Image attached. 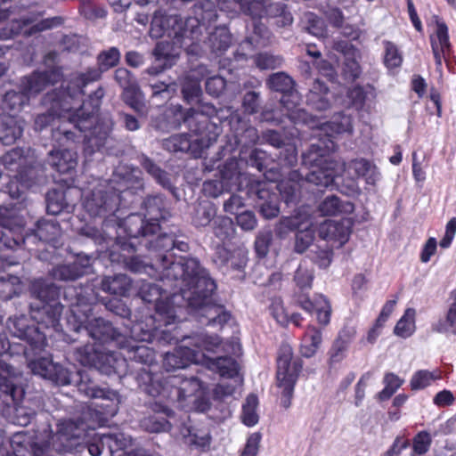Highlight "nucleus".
Wrapping results in <instances>:
<instances>
[{
	"mask_svg": "<svg viewBox=\"0 0 456 456\" xmlns=\"http://www.w3.org/2000/svg\"><path fill=\"white\" fill-rule=\"evenodd\" d=\"M430 43L436 70L442 75V60L445 59L451 51L448 27L444 21H436V28L435 34L430 36Z\"/></svg>",
	"mask_w": 456,
	"mask_h": 456,
	"instance_id": "nucleus-23",
	"label": "nucleus"
},
{
	"mask_svg": "<svg viewBox=\"0 0 456 456\" xmlns=\"http://www.w3.org/2000/svg\"><path fill=\"white\" fill-rule=\"evenodd\" d=\"M69 311L67 323L75 332L84 330L94 340L102 343L112 342L118 346H126L125 336L109 321L101 317L90 319L92 305L85 297L76 294L75 299H71L69 303Z\"/></svg>",
	"mask_w": 456,
	"mask_h": 456,
	"instance_id": "nucleus-4",
	"label": "nucleus"
},
{
	"mask_svg": "<svg viewBox=\"0 0 456 456\" xmlns=\"http://www.w3.org/2000/svg\"><path fill=\"white\" fill-rule=\"evenodd\" d=\"M87 425L83 420L62 419L57 423L55 433L45 429V441L34 442L31 450L34 456H50L54 451L59 453L69 452L81 444L86 436Z\"/></svg>",
	"mask_w": 456,
	"mask_h": 456,
	"instance_id": "nucleus-5",
	"label": "nucleus"
},
{
	"mask_svg": "<svg viewBox=\"0 0 456 456\" xmlns=\"http://www.w3.org/2000/svg\"><path fill=\"white\" fill-rule=\"evenodd\" d=\"M193 13L194 17L183 19L178 14L168 15L162 10H158L152 17L149 34L152 38L167 35L175 39L181 46L186 45V40L193 44L201 34V25L216 18L214 4L211 1L197 2L193 5Z\"/></svg>",
	"mask_w": 456,
	"mask_h": 456,
	"instance_id": "nucleus-3",
	"label": "nucleus"
},
{
	"mask_svg": "<svg viewBox=\"0 0 456 456\" xmlns=\"http://www.w3.org/2000/svg\"><path fill=\"white\" fill-rule=\"evenodd\" d=\"M102 72H104V70H102L99 66L98 68L90 69L86 72L72 78L61 92L74 104V102H78L80 97L84 94V87L88 83L99 80Z\"/></svg>",
	"mask_w": 456,
	"mask_h": 456,
	"instance_id": "nucleus-25",
	"label": "nucleus"
},
{
	"mask_svg": "<svg viewBox=\"0 0 456 456\" xmlns=\"http://www.w3.org/2000/svg\"><path fill=\"white\" fill-rule=\"evenodd\" d=\"M89 259L77 260L71 264L60 265L53 268L51 275L58 281H74L86 273Z\"/></svg>",
	"mask_w": 456,
	"mask_h": 456,
	"instance_id": "nucleus-35",
	"label": "nucleus"
},
{
	"mask_svg": "<svg viewBox=\"0 0 456 456\" xmlns=\"http://www.w3.org/2000/svg\"><path fill=\"white\" fill-rule=\"evenodd\" d=\"M325 130H330L333 134H342L352 131V121L349 116L338 114L325 125Z\"/></svg>",
	"mask_w": 456,
	"mask_h": 456,
	"instance_id": "nucleus-64",
	"label": "nucleus"
},
{
	"mask_svg": "<svg viewBox=\"0 0 456 456\" xmlns=\"http://www.w3.org/2000/svg\"><path fill=\"white\" fill-rule=\"evenodd\" d=\"M173 112L175 116L181 118L183 123L194 134L201 135V142L204 143L205 131L209 126L208 117L203 112L190 109L183 111L182 106L176 105L173 107Z\"/></svg>",
	"mask_w": 456,
	"mask_h": 456,
	"instance_id": "nucleus-24",
	"label": "nucleus"
},
{
	"mask_svg": "<svg viewBox=\"0 0 456 456\" xmlns=\"http://www.w3.org/2000/svg\"><path fill=\"white\" fill-rule=\"evenodd\" d=\"M24 222L16 213L0 206V249H13L22 242Z\"/></svg>",
	"mask_w": 456,
	"mask_h": 456,
	"instance_id": "nucleus-9",
	"label": "nucleus"
},
{
	"mask_svg": "<svg viewBox=\"0 0 456 456\" xmlns=\"http://www.w3.org/2000/svg\"><path fill=\"white\" fill-rule=\"evenodd\" d=\"M101 349L95 347L94 345H85L77 347L74 353L75 358L84 366L94 367Z\"/></svg>",
	"mask_w": 456,
	"mask_h": 456,
	"instance_id": "nucleus-58",
	"label": "nucleus"
},
{
	"mask_svg": "<svg viewBox=\"0 0 456 456\" xmlns=\"http://www.w3.org/2000/svg\"><path fill=\"white\" fill-rule=\"evenodd\" d=\"M31 372L57 386H67L73 380L72 373L59 362H53L50 356L38 357L28 361Z\"/></svg>",
	"mask_w": 456,
	"mask_h": 456,
	"instance_id": "nucleus-10",
	"label": "nucleus"
},
{
	"mask_svg": "<svg viewBox=\"0 0 456 456\" xmlns=\"http://www.w3.org/2000/svg\"><path fill=\"white\" fill-rule=\"evenodd\" d=\"M34 20L30 18H22L15 20L0 30V39H11L17 35H24L27 37L36 33L58 27L62 24L63 19L60 16L43 20L33 24Z\"/></svg>",
	"mask_w": 456,
	"mask_h": 456,
	"instance_id": "nucleus-12",
	"label": "nucleus"
},
{
	"mask_svg": "<svg viewBox=\"0 0 456 456\" xmlns=\"http://www.w3.org/2000/svg\"><path fill=\"white\" fill-rule=\"evenodd\" d=\"M131 444L129 436L123 433L102 434L98 443L88 444V452L92 456H100L103 447L107 446L110 452L124 450Z\"/></svg>",
	"mask_w": 456,
	"mask_h": 456,
	"instance_id": "nucleus-28",
	"label": "nucleus"
},
{
	"mask_svg": "<svg viewBox=\"0 0 456 456\" xmlns=\"http://www.w3.org/2000/svg\"><path fill=\"white\" fill-rule=\"evenodd\" d=\"M29 319L24 315L10 317L7 328L16 338L28 341L34 347H41L44 345L45 335L34 325L29 324Z\"/></svg>",
	"mask_w": 456,
	"mask_h": 456,
	"instance_id": "nucleus-18",
	"label": "nucleus"
},
{
	"mask_svg": "<svg viewBox=\"0 0 456 456\" xmlns=\"http://www.w3.org/2000/svg\"><path fill=\"white\" fill-rule=\"evenodd\" d=\"M62 305L60 302L45 303L41 305H30V316L38 325L37 329L61 331L60 319L62 313Z\"/></svg>",
	"mask_w": 456,
	"mask_h": 456,
	"instance_id": "nucleus-16",
	"label": "nucleus"
},
{
	"mask_svg": "<svg viewBox=\"0 0 456 456\" xmlns=\"http://www.w3.org/2000/svg\"><path fill=\"white\" fill-rule=\"evenodd\" d=\"M3 164L5 167L11 170H17L20 179L22 183H28L34 178L36 170L34 167L23 169V166L27 163L26 158L23 156V151L20 148H15L6 152L2 158ZM29 185V183H27Z\"/></svg>",
	"mask_w": 456,
	"mask_h": 456,
	"instance_id": "nucleus-30",
	"label": "nucleus"
},
{
	"mask_svg": "<svg viewBox=\"0 0 456 456\" xmlns=\"http://www.w3.org/2000/svg\"><path fill=\"white\" fill-rule=\"evenodd\" d=\"M349 172L353 171L357 177L362 176L369 184H375L379 179V172L370 161L360 159L352 160L348 165Z\"/></svg>",
	"mask_w": 456,
	"mask_h": 456,
	"instance_id": "nucleus-45",
	"label": "nucleus"
},
{
	"mask_svg": "<svg viewBox=\"0 0 456 456\" xmlns=\"http://www.w3.org/2000/svg\"><path fill=\"white\" fill-rule=\"evenodd\" d=\"M132 280L126 274H115L102 279L101 289L110 295L126 297L132 289Z\"/></svg>",
	"mask_w": 456,
	"mask_h": 456,
	"instance_id": "nucleus-37",
	"label": "nucleus"
},
{
	"mask_svg": "<svg viewBox=\"0 0 456 456\" xmlns=\"http://www.w3.org/2000/svg\"><path fill=\"white\" fill-rule=\"evenodd\" d=\"M61 227L54 219H41L37 223L35 234L40 240L55 242L61 236Z\"/></svg>",
	"mask_w": 456,
	"mask_h": 456,
	"instance_id": "nucleus-48",
	"label": "nucleus"
},
{
	"mask_svg": "<svg viewBox=\"0 0 456 456\" xmlns=\"http://www.w3.org/2000/svg\"><path fill=\"white\" fill-rule=\"evenodd\" d=\"M267 86L272 90L281 92L282 94L293 91L294 80L284 72L272 74L267 79Z\"/></svg>",
	"mask_w": 456,
	"mask_h": 456,
	"instance_id": "nucleus-57",
	"label": "nucleus"
},
{
	"mask_svg": "<svg viewBox=\"0 0 456 456\" xmlns=\"http://www.w3.org/2000/svg\"><path fill=\"white\" fill-rule=\"evenodd\" d=\"M31 295L40 301L41 305L45 303L59 302L60 289L53 283L45 280H35L30 285Z\"/></svg>",
	"mask_w": 456,
	"mask_h": 456,
	"instance_id": "nucleus-39",
	"label": "nucleus"
},
{
	"mask_svg": "<svg viewBox=\"0 0 456 456\" xmlns=\"http://www.w3.org/2000/svg\"><path fill=\"white\" fill-rule=\"evenodd\" d=\"M125 229L129 237L139 238L155 234L159 224L149 222L142 213L131 214L125 220Z\"/></svg>",
	"mask_w": 456,
	"mask_h": 456,
	"instance_id": "nucleus-29",
	"label": "nucleus"
},
{
	"mask_svg": "<svg viewBox=\"0 0 456 456\" xmlns=\"http://www.w3.org/2000/svg\"><path fill=\"white\" fill-rule=\"evenodd\" d=\"M94 368L105 375L121 374L126 369V360L118 353L101 350Z\"/></svg>",
	"mask_w": 456,
	"mask_h": 456,
	"instance_id": "nucleus-33",
	"label": "nucleus"
},
{
	"mask_svg": "<svg viewBox=\"0 0 456 456\" xmlns=\"http://www.w3.org/2000/svg\"><path fill=\"white\" fill-rule=\"evenodd\" d=\"M190 346H195L197 352L200 354V361L204 356V352L213 354H237L240 351V344L235 340L223 341L216 335H208L204 333L188 337L186 339Z\"/></svg>",
	"mask_w": 456,
	"mask_h": 456,
	"instance_id": "nucleus-14",
	"label": "nucleus"
},
{
	"mask_svg": "<svg viewBox=\"0 0 456 456\" xmlns=\"http://www.w3.org/2000/svg\"><path fill=\"white\" fill-rule=\"evenodd\" d=\"M328 87L319 79H315L307 94V103L317 110H326L330 107Z\"/></svg>",
	"mask_w": 456,
	"mask_h": 456,
	"instance_id": "nucleus-41",
	"label": "nucleus"
},
{
	"mask_svg": "<svg viewBox=\"0 0 456 456\" xmlns=\"http://www.w3.org/2000/svg\"><path fill=\"white\" fill-rule=\"evenodd\" d=\"M140 164L144 170L151 175L160 185L165 188L171 186L170 179L166 171L162 170L158 165H156L150 158L142 155L140 158Z\"/></svg>",
	"mask_w": 456,
	"mask_h": 456,
	"instance_id": "nucleus-53",
	"label": "nucleus"
},
{
	"mask_svg": "<svg viewBox=\"0 0 456 456\" xmlns=\"http://www.w3.org/2000/svg\"><path fill=\"white\" fill-rule=\"evenodd\" d=\"M333 150V146L327 145L325 148L319 144H311L309 149L302 154V165L308 169L317 167L329 166L334 163L326 158V153Z\"/></svg>",
	"mask_w": 456,
	"mask_h": 456,
	"instance_id": "nucleus-40",
	"label": "nucleus"
},
{
	"mask_svg": "<svg viewBox=\"0 0 456 456\" xmlns=\"http://www.w3.org/2000/svg\"><path fill=\"white\" fill-rule=\"evenodd\" d=\"M311 225L310 216L298 212L293 216L282 217L279 223V229L281 232L298 229L295 238V250L297 253H303L314 239V231L310 229Z\"/></svg>",
	"mask_w": 456,
	"mask_h": 456,
	"instance_id": "nucleus-13",
	"label": "nucleus"
},
{
	"mask_svg": "<svg viewBox=\"0 0 456 456\" xmlns=\"http://www.w3.org/2000/svg\"><path fill=\"white\" fill-rule=\"evenodd\" d=\"M143 216L149 222L158 223L161 219H166L168 212L166 209V202L161 195L148 196L142 203Z\"/></svg>",
	"mask_w": 456,
	"mask_h": 456,
	"instance_id": "nucleus-38",
	"label": "nucleus"
},
{
	"mask_svg": "<svg viewBox=\"0 0 456 456\" xmlns=\"http://www.w3.org/2000/svg\"><path fill=\"white\" fill-rule=\"evenodd\" d=\"M60 69L54 68L48 71L35 72L26 77L22 82V88L30 97L45 90L48 86L53 85L61 79Z\"/></svg>",
	"mask_w": 456,
	"mask_h": 456,
	"instance_id": "nucleus-22",
	"label": "nucleus"
},
{
	"mask_svg": "<svg viewBox=\"0 0 456 456\" xmlns=\"http://www.w3.org/2000/svg\"><path fill=\"white\" fill-rule=\"evenodd\" d=\"M221 173V188H216V191L210 192L214 197H217L222 189L232 190L239 184L240 172L239 164L236 160L231 159L227 161L220 171Z\"/></svg>",
	"mask_w": 456,
	"mask_h": 456,
	"instance_id": "nucleus-43",
	"label": "nucleus"
},
{
	"mask_svg": "<svg viewBox=\"0 0 456 456\" xmlns=\"http://www.w3.org/2000/svg\"><path fill=\"white\" fill-rule=\"evenodd\" d=\"M161 261L163 279L175 281V287L180 289V294L173 297V300H182L179 315L183 308H189L195 311L201 324L220 328L230 320L231 315L224 307L213 303L211 297L216 285L197 259H181L166 265L167 256H162Z\"/></svg>",
	"mask_w": 456,
	"mask_h": 456,
	"instance_id": "nucleus-1",
	"label": "nucleus"
},
{
	"mask_svg": "<svg viewBox=\"0 0 456 456\" xmlns=\"http://www.w3.org/2000/svg\"><path fill=\"white\" fill-rule=\"evenodd\" d=\"M188 341L184 346L176 347L173 352H167L164 355L163 367L167 371L175 370L187 367L191 363L200 362V354L195 349L189 346Z\"/></svg>",
	"mask_w": 456,
	"mask_h": 456,
	"instance_id": "nucleus-21",
	"label": "nucleus"
},
{
	"mask_svg": "<svg viewBox=\"0 0 456 456\" xmlns=\"http://www.w3.org/2000/svg\"><path fill=\"white\" fill-rule=\"evenodd\" d=\"M257 405V396L253 394L248 395V397L246 398V402L242 406V413L240 417L242 422L246 426L252 427L258 422L259 416L256 411Z\"/></svg>",
	"mask_w": 456,
	"mask_h": 456,
	"instance_id": "nucleus-54",
	"label": "nucleus"
},
{
	"mask_svg": "<svg viewBox=\"0 0 456 456\" xmlns=\"http://www.w3.org/2000/svg\"><path fill=\"white\" fill-rule=\"evenodd\" d=\"M122 99L134 110L138 112L143 111L144 103L142 102V92L137 83L123 89Z\"/></svg>",
	"mask_w": 456,
	"mask_h": 456,
	"instance_id": "nucleus-60",
	"label": "nucleus"
},
{
	"mask_svg": "<svg viewBox=\"0 0 456 456\" xmlns=\"http://www.w3.org/2000/svg\"><path fill=\"white\" fill-rule=\"evenodd\" d=\"M14 370L12 366L0 361V416L4 415L10 408L14 392Z\"/></svg>",
	"mask_w": 456,
	"mask_h": 456,
	"instance_id": "nucleus-27",
	"label": "nucleus"
},
{
	"mask_svg": "<svg viewBox=\"0 0 456 456\" xmlns=\"http://www.w3.org/2000/svg\"><path fill=\"white\" fill-rule=\"evenodd\" d=\"M271 32L261 22H256L254 24L253 34L247 37L244 45H253L255 47H264L270 43Z\"/></svg>",
	"mask_w": 456,
	"mask_h": 456,
	"instance_id": "nucleus-56",
	"label": "nucleus"
},
{
	"mask_svg": "<svg viewBox=\"0 0 456 456\" xmlns=\"http://www.w3.org/2000/svg\"><path fill=\"white\" fill-rule=\"evenodd\" d=\"M126 346H119L127 350L129 358L137 362L151 365L154 360V352L146 346L133 344L132 341L128 340L126 337L124 339Z\"/></svg>",
	"mask_w": 456,
	"mask_h": 456,
	"instance_id": "nucleus-46",
	"label": "nucleus"
},
{
	"mask_svg": "<svg viewBox=\"0 0 456 456\" xmlns=\"http://www.w3.org/2000/svg\"><path fill=\"white\" fill-rule=\"evenodd\" d=\"M45 103L50 104V110L47 113L39 114L35 118V129L41 131L52 124L55 117L60 118H67L69 123L73 124L69 117L72 115L69 111L73 109L74 104L61 92L47 94L45 97Z\"/></svg>",
	"mask_w": 456,
	"mask_h": 456,
	"instance_id": "nucleus-11",
	"label": "nucleus"
},
{
	"mask_svg": "<svg viewBox=\"0 0 456 456\" xmlns=\"http://www.w3.org/2000/svg\"><path fill=\"white\" fill-rule=\"evenodd\" d=\"M441 371L438 369L434 370H419L412 375L410 387L413 391L421 390L431 386L432 383L441 379Z\"/></svg>",
	"mask_w": 456,
	"mask_h": 456,
	"instance_id": "nucleus-49",
	"label": "nucleus"
},
{
	"mask_svg": "<svg viewBox=\"0 0 456 456\" xmlns=\"http://www.w3.org/2000/svg\"><path fill=\"white\" fill-rule=\"evenodd\" d=\"M352 229L350 219L345 218L339 221L326 220L319 226V236L331 242H338V247L343 246L349 239Z\"/></svg>",
	"mask_w": 456,
	"mask_h": 456,
	"instance_id": "nucleus-20",
	"label": "nucleus"
},
{
	"mask_svg": "<svg viewBox=\"0 0 456 456\" xmlns=\"http://www.w3.org/2000/svg\"><path fill=\"white\" fill-rule=\"evenodd\" d=\"M317 209L322 216H336L339 214H351L354 207L350 201H341L338 197L330 195L320 202Z\"/></svg>",
	"mask_w": 456,
	"mask_h": 456,
	"instance_id": "nucleus-42",
	"label": "nucleus"
},
{
	"mask_svg": "<svg viewBox=\"0 0 456 456\" xmlns=\"http://www.w3.org/2000/svg\"><path fill=\"white\" fill-rule=\"evenodd\" d=\"M173 47L168 42H159L157 44L153 50V55L155 57V63L148 68L144 73L156 76L165 69L172 67L175 63L178 53H174Z\"/></svg>",
	"mask_w": 456,
	"mask_h": 456,
	"instance_id": "nucleus-26",
	"label": "nucleus"
},
{
	"mask_svg": "<svg viewBox=\"0 0 456 456\" xmlns=\"http://www.w3.org/2000/svg\"><path fill=\"white\" fill-rule=\"evenodd\" d=\"M138 294L143 301L155 305L156 312L160 316H163V321L166 324H170L180 319L178 306L181 305L182 300H173L174 295H179L180 292L172 293L169 296L160 285L142 281L139 287Z\"/></svg>",
	"mask_w": 456,
	"mask_h": 456,
	"instance_id": "nucleus-8",
	"label": "nucleus"
},
{
	"mask_svg": "<svg viewBox=\"0 0 456 456\" xmlns=\"http://www.w3.org/2000/svg\"><path fill=\"white\" fill-rule=\"evenodd\" d=\"M212 52L223 54L232 45V35L225 27H218L208 37Z\"/></svg>",
	"mask_w": 456,
	"mask_h": 456,
	"instance_id": "nucleus-47",
	"label": "nucleus"
},
{
	"mask_svg": "<svg viewBox=\"0 0 456 456\" xmlns=\"http://www.w3.org/2000/svg\"><path fill=\"white\" fill-rule=\"evenodd\" d=\"M28 100L29 96L23 89L20 92H7L3 100V109L9 111L10 115L13 116L20 111L22 107L28 103Z\"/></svg>",
	"mask_w": 456,
	"mask_h": 456,
	"instance_id": "nucleus-51",
	"label": "nucleus"
},
{
	"mask_svg": "<svg viewBox=\"0 0 456 456\" xmlns=\"http://www.w3.org/2000/svg\"><path fill=\"white\" fill-rule=\"evenodd\" d=\"M120 57V51L117 47H110L98 54L97 65L101 67L102 70L107 71L118 64Z\"/></svg>",
	"mask_w": 456,
	"mask_h": 456,
	"instance_id": "nucleus-61",
	"label": "nucleus"
},
{
	"mask_svg": "<svg viewBox=\"0 0 456 456\" xmlns=\"http://www.w3.org/2000/svg\"><path fill=\"white\" fill-rule=\"evenodd\" d=\"M384 64L389 69L399 68L403 62V57L397 46L390 41L384 43Z\"/></svg>",
	"mask_w": 456,
	"mask_h": 456,
	"instance_id": "nucleus-63",
	"label": "nucleus"
},
{
	"mask_svg": "<svg viewBox=\"0 0 456 456\" xmlns=\"http://www.w3.org/2000/svg\"><path fill=\"white\" fill-rule=\"evenodd\" d=\"M335 165V163H330L329 166L309 169V172L305 174V181L316 186L328 187L334 182L338 175L334 168Z\"/></svg>",
	"mask_w": 456,
	"mask_h": 456,
	"instance_id": "nucleus-44",
	"label": "nucleus"
},
{
	"mask_svg": "<svg viewBox=\"0 0 456 456\" xmlns=\"http://www.w3.org/2000/svg\"><path fill=\"white\" fill-rule=\"evenodd\" d=\"M231 355L225 354L224 356L206 359L207 368L225 379L239 376V364Z\"/></svg>",
	"mask_w": 456,
	"mask_h": 456,
	"instance_id": "nucleus-36",
	"label": "nucleus"
},
{
	"mask_svg": "<svg viewBox=\"0 0 456 456\" xmlns=\"http://www.w3.org/2000/svg\"><path fill=\"white\" fill-rule=\"evenodd\" d=\"M415 316V309L407 308L395 327V334L404 338L411 337L416 330Z\"/></svg>",
	"mask_w": 456,
	"mask_h": 456,
	"instance_id": "nucleus-52",
	"label": "nucleus"
},
{
	"mask_svg": "<svg viewBox=\"0 0 456 456\" xmlns=\"http://www.w3.org/2000/svg\"><path fill=\"white\" fill-rule=\"evenodd\" d=\"M48 162L58 172L67 174L76 168L77 165V154L70 148L53 150L48 154Z\"/></svg>",
	"mask_w": 456,
	"mask_h": 456,
	"instance_id": "nucleus-32",
	"label": "nucleus"
},
{
	"mask_svg": "<svg viewBox=\"0 0 456 456\" xmlns=\"http://www.w3.org/2000/svg\"><path fill=\"white\" fill-rule=\"evenodd\" d=\"M269 186L268 183L257 182L251 183L248 191L256 207L259 208V212L266 219L274 218L280 213L278 196L271 191Z\"/></svg>",
	"mask_w": 456,
	"mask_h": 456,
	"instance_id": "nucleus-15",
	"label": "nucleus"
},
{
	"mask_svg": "<svg viewBox=\"0 0 456 456\" xmlns=\"http://www.w3.org/2000/svg\"><path fill=\"white\" fill-rule=\"evenodd\" d=\"M21 289L20 281L18 276L7 275L0 277V298L9 300L18 295Z\"/></svg>",
	"mask_w": 456,
	"mask_h": 456,
	"instance_id": "nucleus-55",
	"label": "nucleus"
},
{
	"mask_svg": "<svg viewBox=\"0 0 456 456\" xmlns=\"http://www.w3.org/2000/svg\"><path fill=\"white\" fill-rule=\"evenodd\" d=\"M265 17L278 18L276 23L278 27L289 26L293 22L291 13L287 11L286 5L279 3H273L267 0Z\"/></svg>",
	"mask_w": 456,
	"mask_h": 456,
	"instance_id": "nucleus-50",
	"label": "nucleus"
},
{
	"mask_svg": "<svg viewBox=\"0 0 456 456\" xmlns=\"http://www.w3.org/2000/svg\"><path fill=\"white\" fill-rule=\"evenodd\" d=\"M297 304L307 313L314 311L321 324L327 325L330 322L331 306L327 298L322 295L315 296L313 300L307 297H298Z\"/></svg>",
	"mask_w": 456,
	"mask_h": 456,
	"instance_id": "nucleus-31",
	"label": "nucleus"
},
{
	"mask_svg": "<svg viewBox=\"0 0 456 456\" xmlns=\"http://www.w3.org/2000/svg\"><path fill=\"white\" fill-rule=\"evenodd\" d=\"M24 122L12 115L0 116V142L5 145L14 143L22 135Z\"/></svg>",
	"mask_w": 456,
	"mask_h": 456,
	"instance_id": "nucleus-34",
	"label": "nucleus"
},
{
	"mask_svg": "<svg viewBox=\"0 0 456 456\" xmlns=\"http://www.w3.org/2000/svg\"><path fill=\"white\" fill-rule=\"evenodd\" d=\"M103 95V89L98 88L93 95H90L88 102H84L79 109L69 117L74 127L78 131H91L90 134L85 135V152L86 155H92L96 151H100L108 139L107 131H102L96 126L101 99Z\"/></svg>",
	"mask_w": 456,
	"mask_h": 456,
	"instance_id": "nucleus-6",
	"label": "nucleus"
},
{
	"mask_svg": "<svg viewBox=\"0 0 456 456\" xmlns=\"http://www.w3.org/2000/svg\"><path fill=\"white\" fill-rule=\"evenodd\" d=\"M144 188L142 173L138 167L119 164L110 181V191L102 187L94 190L84 201L85 209L92 216H104L114 213L127 194H136Z\"/></svg>",
	"mask_w": 456,
	"mask_h": 456,
	"instance_id": "nucleus-2",
	"label": "nucleus"
},
{
	"mask_svg": "<svg viewBox=\"0 0 456 456\" xmlns=\"http://www.w3.org/2000/svg\"><path fill=\"white\" fill-rule=\"evenodd\" d=\"M79 380L77 387L78 391L88 398L104 399L110 401L111 405L117 407L120 403L117 391L99 387L93 380L90 371H78Z\"/></svg>",
	"mask_w": 456,
	"mask_h": 456,
	"instance_id": "nucleus-19",
	"label": "nucleus"
},
{
	"mask_svg": "<svg viewBox=\"0 0 456 456\" xmlns=\"http://www.w3.org/2000/svg\"><path fill=\"white\" fill-rule=\"evenodd\" d=\"M143 429L151 433L167 432L171 429V424L162 416L152 415L141 421Z\"/></svg>",
	"mask_w": 456,
	"mask_h": 456,
	"instance_id": "nucleus-62",
	"label": "nucleus"
},
{
	"mask_svg": "<svg viewBox=\"0 0 456 456\" xmlns=\"http://www.w3.org/2000/svg\"><path fill=\"white\" fill-rule=\"evenodd\" d=\"M167 383L173 387V392L179 402L191 397L201 398L208 390V387L199 377L172 376L168 378Z\"/></svg>",
	"mask_w": 456,
	"mask_h": 456,
	"instance_id": "nucleus-17",
	"label": "nucleus"
},
{
	"mask_svg": "<svg viewBox=\"0 0 456 456\" xmlns=\"http://www.w3.org/2000/svg\"><path fill=\"white\" fill-rule=\"evenodd\" d=\"M298 176L299 175L296 171L291 172L289 180L281 181L276 185L287 203L292 201L299 191V184L295 181Z\"/></svg>",
	"mask_w": 456,
	"mask_h": 456,
	"instance_id": "nucleus-59",
	"label": "nucleus"
},
{
	"mask_svg": "<svg viewBox=\"0 0 456 456\" xmlns=\"http://www.w3.org/2000/svg\"><path fill=\"white\" fill-rule=\"evenodd\" d=\"M302 370L301 360L293 358L292 347L284 344L277 358V385L281 391V404L288 409L291 404L294 387Z\"/></svg>",
	"mask_w": 456,
	"mask_h": 456,
	"instance_id": "nucleus-7",
	"label": "nucleus"
}]
</instances>
